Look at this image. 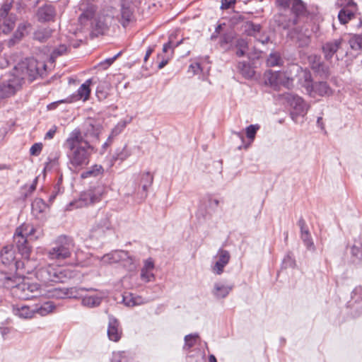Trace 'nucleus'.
Listing matches in <instances>:
<instances>
[{"label":"nucleus","mask_w":362,"mask_h":362,"mask_svg":"<svg viewBox=\"0 0 362 362\" xmlns=\"http://www.w3.org/2000/svg\"><path fill=\"white\" fill-rule=\"evenodd\" d=\"M32 211L35 214L42 213L47 208V204L43 199L36 198L31 204Z\"/></svg>","instance_id":"43"},{"label":"nucleus","mask_w":362,"mask_h":362,"mask_svg":"<svg viewBox=\"0 0 362 362\" xmlns=\"http://www.w3.org/2000/svg\"><path fill=\"white\" fill-rule=\"evenodd\" d=\"M21 81L13 71L0 79V98L13 95L21 86Z\"/></svg>","instance_id":"10"},{"label":"nucleus","mask_w":362,"mask_h":362,"mask_svg":"<svg viewBox=\"0 0 362 362\" xmlns=\"http://www.w3.org/2000/svg\"><path fill=\"white\" fill-rule=\"evenodd\" d=\"M67 49H68L67 46L64 44H62L53 50V52L52 53V57H57L59 56H61V55L66 53Z\"/></svg>","instance_id":"58"},{"label":"nucleus","mask_w":362,"mask_h":362,"mask_svg":"<svg viewBox=\"0 0 362 362\" xmlns=\"http://www.w3.org/2000/svg\"><path fill=\"white\" fill-rule=\"evenodd\" d=\"M187 362H206L205 351L197 347L194 351H189L187 353Z\"/></svg>","instance_id":"32"},{"label":"nucleus","mask_w":362,"mask_h":362,"mask_svg":"<svg viewBox=\"0 0 362 362\" xmlns=\"http://www.w3.org/2000/svg\"><path fill=\"white\" fill-rule=\"evenodd\" d=\"M141 279L145 282H149L154 280L155 276L153 271L142 268L141 271Z\"/></svg>","instance_id":"54"},{"label":"nucleus","mask_w":362,"mask_h":362,"mask_svg":"<svg viewBox=\"0 0 362 362\" xmlns=\"http://www.w3.org/2000/svg\"><path fill=\"white\" fill-rule=\"evenodd\" d=\"M237 69L245 78H252L255 75L254 69L247 62H239Z\"/></svg>","instance_id":"38"},{"label":"nucleus","mask_w":362,"mask_h":362,"mask_svg":"<svg viewBox=\"0 0 362 362\" xmlns=\"http://www.w3.org/2000/svg\"><path fill=\"white\" fill-rule=\"evenodd\" d=\"M31 27L30 23L23 22L18 25L16 31L13 35V38L10 40V42L14 44L16 41L21 40L28 33V29Z\"/></svg>","instance_id":"36"},{"label":"nucleus","mask_w":362,"mask_h":362,"mask_svg":"<svg viewBox=\"0 0 362 362\" xmlns=\"http://www.w3.org/2000/svg\"><path fill=\"white\" fill-rule=\"evenodd\" d=\"M291 11L295 15L293 18L299 16H305L307 8L305 4L302 0H291Z\"/></svg>","instance_id":"33"},{"label":"nucleus","mask_w":362,"mask_h":362,"mask_svg":"<svg viewBox=\"0 0 362 362\" xmlns=\"http://www.w3.org/2000/svg\"><path fill=\"white\" fill-rule=\"evenodd\" d=\"M16 21L15 14H11L0 20V33L8 34L13 29Z\"/></svg>","instance_id":"26"},{"label":"nucleus","mask_w":362,"mask_h":362,"mask_svg":"<svg viewBox=\"0 0 362 362\" xmlns=\"http://www.w3.org/2000/svg\"><path fill=\"white\" fill-rule=\"evenodd\" d=\"M358 11V7L341 8L338 13V18L341 24H346L349 21L355 17Z\"/></svg>","instance_id":"27"},{"label":"nucleus","mask_w":362,"mask_h":362,"mask_svg":"<svg viewBox=\"0 0 362 362\" xmlns=\"http://www.w3.org/2000/svg\"><path fill=\"white\" fill-rule=\"evenodd\" d=\"M4 286L10 289L14 296L23 300L36 298L41 293L38 284L21 277L5 276Z\"/></svg>","instance_id":"3"},{"label":"nucleus","mask_w":362,"mask_h":362,"mask_svg":"<svg viewBox=\"0 0 362 362\" xmlns=\"http://www.w3.org/2000/svg\"><path fill=\"white\" fill-rule=\"evenodd\" d=\"M74 248L73 239L61 235L55 240L54 246L47 250V255L52 260H64L71 257Z\"/></svg>","instance_id":"8"},{"label":"nucleus","mask_w":362,"mask_h":362,"mask_svg":"<svg viewBox=\"0 0 362 362\" xmlns=\"http://www.w3.org/2000/svg\"><path fill=\"white\" fill-rule=\"evenodd\" d=\"M13 0H6L0 8V20L11 15L10 11L12 8Z\"/></svg>","instance_id":"52"},{"label":"nucleus","mask_w":362,"mask_h":362,"mask_svg":"<svg viewBox=\"0 0 362 362\" xmlns=\"http://www.w3.org/2000/svg\"><path fill=\"white\" fill-rule=\"evenodd\" d=\"M131 155L130 150L127 148V146L125 145L122 148H118L115 153V154L113 156V159L115 160H120L124 161L127 158H129Z\"/></svg>","instance_id":"44"},{"label":"nucleus","mask_w":362,"mask_h":362,"mask_svg":"<svg viewBox=\"0 0 362 362\" xmlns=\"http://www.w3.org/2000/svg\"><path fill=\"white\" fill-rule=\"evenodd\" d=\"M202 70V68H201V66H200V64L199 63H194V64H192L189 66V70L188 71L189 72H192V74L194 75V74H198L199 72H201Z\"/></svg>","instance_id":"62"},{"label":"nucleus","mask_w":362,"mask_h":362,"mask_svg":"<svg viewBox=\"0 0 362 362\" xmlns=\"http://www.w3.org/2000/svg\"><path fill=\"white\" fill-rule=\"evenodd\" d=\"M123 334L119 322L112 316L109 317L107 337L110 340L117 342Z\"/></svg>","instance_id":"16"},{"label":"nucleus","mask_w":362,"mask_h":362,"mask_svg":"<svg viewBox=\"0 0 362 362\" xmlns=\"http://www.w3.org/2000/svg\"><path fill=\"white\" fill-rule=\"evenodd\" d=\"M93 83V79L89 78L86 80L77 90L76 93H74L70 96L69 102H76L78 100H83V102L89 99L90 94V85Z\"/></svg>","instance_id":"18"},{"label":"nucleus","mask_w":362,"mask_h":362,"mask_svg":"<svg viewBox=\"0 0 362 362\" xmlns=\"http://www.w3.org/2000/svg\"><path fill=\"white\" fill-rule=\"evenodd\" d=\"M233 288V285L216 282L214 284L212 293L216 298H224L230 293Z\"/></svg>","instance_id":"25"},{"label":"nucleus","mask_w":362,"mask_h":362,"mask_svg":"<svg viewBox=\"0 0 362 362\" xmlns=\"http://www.w3.org/2000/svg\"><path fill=\"white\" fill-rule=\"evenodd\" d=\"M69 163L74 168L87 165L93 152V147L82 136L79 129H75L63 144Z\"/></svg>","instance_id":"1"},{"label":"nucleus","mask_w":362,"mask_h":362,"mask_svg":"<svg viewBox=\"0 0 362 362\" xmlns=\"http://www.w3.org/2000/svg\"><path fill=\"white\" fill-rule=\"evenodd\" d=\"M52 33V30L49 28H41L37 29L33 34V38L40 42H45L49 39Z\"/></svg>","instance_id":"40"},{"label":"nucleus","mask_w":362,"mask_h":362,"mask_svg":"<svg viewBox=\"0 0 362 362\" xmlns=\"http://www.w3.org/2000/svg\"><path fill=\"white\" fill-rule=\"evenodd\" d=\"M37 182H38V177H36L30 185H29V186L25 185L23 187V189L25 191L23 193L24 198H27L28 197L30 196L34 192V191L36 189V186H37Z\"/></svg>","instance_id":"53"},{"label":"nucleus","mask_w":362,"mask_h":362,"mask_svg":"<svg viewBox=\"0 0 362 362\" xmlns=\"http://www.w3.org/2000/svg\"><path fill=\"white\" fill-rule=\"evenodd\" d=\"M199 336L198 334H189L185 337V344L183 346V350L186 352L189 351H194L192 349L193 347L199 344Z\"/></svg>","instance_id":"34"},{"label":"nucleus","mask_w":362,"mask_h":362,"mask_svg":"<svg viewBox=\"0 0 362 362\" xmlns=\"http://www.w3.org/2000/svg\"><path fill=\"white\" fill-rule=\"evenodd\" d=\"M104 189L101 186L90 188L82 192L78 199L71 202L67 206L68 210L82 208L99 202L103 197Z\"/></svg>","instance_id":"9"},{"label":"nucleus","mask_w":362,"mask_h":362,"mask_svg":"<svg viewBox=\"0 0 362 362\" xmlns=\"http://www.w3.org/2000/svg\"><path fill=\"white\" fill-rule=\"evenodd\" d=\"M86 291L85 288H77V287H71V288H66V296L67 298H82L83 294L82 293L83 291Z\"/></svg>","instance_id":"47"},{"label":"nucleus","mask_w":362,"mask_h":362,"mask_svg":"<svg viewBox=\"0 0 362 362\" xmlns=\"http://www.w3.org/2000/svg\"><path fill=\"white\" fill-rule=\"evenodd\" d=\"M54 308L55 305L50 301H47L41 305L36 304L34 305L35 315L37 313L41 316H45L52 313Z\"/></svg>","instance_id":"37"},{"label":"nucleus","mask_w":362,"mask_h":362,"mask_svg":"<svg viewBox=\"0 0 362 362\" xmlns=\"http://www.w3.org/2000/svg\"><path fill=\"white\" fill-rule=\"evenodd\" d=\"M262 26L259 24H255L247 21L244 25V31L247 35L256 37L260 33Z\"/></svg>","instance_id":"41"},{"label":"nucleus","mask_w":362,"mask_h":362,"mask_svg":"<svg viewBox=\"0 0 362 362\" xmlns=\"http://www.w3.org/2000/svg\"><path fill=\"white\" fill-rule=\"evenodd\" d=\"M349 43L351 49L358 50L362 49V33L360 35H355L352 36Z\"/></svg>","instance_id":"50"},{"label":"nucleus","mask_w":362,"mask_h":362,"mask_svg":"<svg viewBox=\"0 0 362 362\" xmlns=\"http://www.w3.org/2000/svg\"><path fill=\"white\" fill-rule=\"evenodd\" d=\"M344 40L340 37L327 41L322 46V51L325 59L330 61L334 55L341 48Z\"/></svg>","instance_id":"14"},{"label":"nucleus","mask_w":362,"mask_h":362,"mask_svg":"<svg viewBox=\"0 0 362 362\" xmlns=\"http://www.w3.org/2000/svg\"><path fill=\"white\" fill-rule=\"evenodd\" d=\"M182 40L173 42L171 38H170L169 41L163 45V52L166 54V56L163 57L160 54L158 55V58H162L161 61L158 64V68L159 69H163L169 62L170 59L173 57L174 49L177 47Z\"/></svg>","instance_id":"20"},{"label":"nucleus","mask_w":362,"mask_h":362,"mask_svg":"<svg viewBox=\"0 0 362 362\" xmlns=\"http://www.w3.org/2000/svg\"><path fill=\"white\" fill-rule=\"evenodd\" d=\"M231 49L235 50V55L238 57L245 56L248 50V42L247 39L236 36L235 40H233Z\"/></svg>","instance_id":"24"},{"label":"nucleus","mask_w":362,"mask_h":362,"mask_svg":"<svg viewBox=\"0 0 362 362\" xmlns=\"http://www.w3.org/2000/svg\"><path fill=\"white\" fill-rule=\"evenodd\" d=\"M102 262L107 264L120 262L124 267H131L134 264L132 257L124 250H115L105 255Z\"/></svg>","instance_id":"13"},{"label":"nucleus","mask_w":362,"mask_h":362,"mask_svg":"<svg viewBox=\"0 0 362 362\" xmlns=\"http://www.w3.org/2000/svg\"><path fill=\"white\" fill-rule=\"evenodd\" d=\"M104 173V169L101 165H93L90 168H88L87 170L83 171L81 177L83 179H86L88 177H96L98 176H100L103 175Z\"/></svg>","instance_id":"39"},{"label":"nucleus","mask_w":362,"mask_h":362,"mask_svg":"<svg viewBox=\"0 0 362 362\" xmlns=\"http://www.w3.org/2000/svg\"><path fill=\"white\" fill-rule=\"evenodd\" d=\"M351 255L354 261L362 260V236L354 240V243L351 247Z\"/></svg>","instance_id":"35"},{"label":"nucleus","mask_w":362,"mask_h":362,"mask_svg":"<svg viewBox=\"0 0 362 362\" xmlns=\"http://www.w3.org/2000/svg\"><path fill=\"white\" fill-rule=\"evenodd\" d=\"M42 149V144L41 143L34 144L30 148V153L31 156H38Z\"/></svg>","instance_id":"59"},{"label":"nucleus","mask_w":362,"mask_h":362,"mask_svg":"<svg viewBox=\"0 0 362 362\" xmlns=\"http://www.w3.org/2000/svg\"><path fill=\"white\" fill-rule=\"evenodd\" d=\"M120 14V22L123 27L127 26L130 22L134 21V9L132 4L129 1H123L122 2Z\"/></svg>","instance_id":"22"},{"label":"nucleus","mask_w":362,"mask_h":362,"mask_svg":"<svg viewBox=\"0 0 362 362\" xmlns=\"http://www.w3.org/2000/svg\"><path fill=\"white\" fill-rule=\"evenodd\" d=\"M337 5L340 8L358 7L354 0H337Z\"/></svg>","instance_id":"57"},{"label":"nucleus","mask_w":362,"mask_h":362,"mask_svg":"<svg viewBox=\"0 0 362 362\" xmlns=\"http://www.w3.org/2000/svg\"><path fill=\"white\" fill-rule=\"evenodd\" d=\"M46 65L43 62H39L34 58H28L19 62L13 68V72L21 79L32 82L38 76L45 73Z\"/></svg>","instance_id":"5"},{"label":"nucleus","mask_w":362,"mask_h":362,"mask_svg":"<svg viewBox=\"0 0 362 362\" xmlns=\"http://www.w3.org/2000/svg\"><path fill=\"white\" fill-rule=\"evenodd\" d=\"M100 133V126L99 124H94L92 121L88 122L85 124V137L98 139Z\"/></svg>","instance_id":"30"},{"label":"nucleus","mask_w":362,"mask_h":362,"mask_svg":"<svg viewBox=\"0 0 362 362\" xmlns=\"http://www.w3.org/2000/svg\"><path fill=\"white\" fill-rule=\"evenodd\" d=\"M1 260L5 265H9L15 260V251L13 245H6L0 255Z\"/></svg>","instance_id":"29"},{"label":"nucleus","mask_w":362,"mask_h":362,"mask_svg":"<svg viewBox=\"0 0 362 362\" xmlns=\"http://www.w3.org/2000/svg\"><path fill=\"white\" fill-rule=\"evenodd\" d=\"M56 15L55 9L52 5H45L38 8L37 16L40 22L53 21Z\"/></svg>","instance_id":"23"},{"label":"nucleus","mask_w":362,"mask_h":362,"mask_svg":"<svg viewBox=\"0 0 362 362\" xmlns=\"http://www.w3.org/2000/svg\"><path fill=\"white\" fill-rule=\"evenodd\" d=\"M286 99L292 108L291 117L294 122H297L298 116L303 117L307 114L309 106L301 97L292 93H288Z\"/></svg>","instance_id":"11"},{"label":"nucleus","mask_w":362,"mask_h":362,"mask_svg":"<svg viewBox=\"0 0 362 362\" xmlns=\"http://www.w3.org/2000/svg\"><path fill=\"white\" fill-rule=\"evenodd\" d=\"M291 5V0H276V6L282 9H288Z\"/></svg>","instance_id":"60"},{"label":"nucleus","mask_w":362,"mask_h":362,"mask_svg":"<svg viewBox=\"0 0 362 362\" xmlns=\"http://www.w3.org/2000/svg\"><path fill=\"white\" fill-rule=\"evenodd\" d=\"M274 21L278 25V26L282 28L283 29H288L292 25H296L298 21L296 18L291 19L286 15L279 13L274 16Z\"/></svg>","instance_id":"31"},{"label":"nucleus","mask_w":362,"mask_h":362,"mask_svg":"<svg viewBox=\"0 0 362 362\" xmlns=\"http://www.w3.org/2000/svg\"><path fill=\"white\" fill-rule=\"evenodd\" d=\"M299 83L305 88L307 93L311 97L316 95L325 96L332 94V90L327 82L313 83L311 74L306 70H301L299 74Z\"/></svg>","instance_id":"7"},{"label":"nucleus","mask_w":362,"mask_h":362,"mask_svg":"<svg viewBox=\"0 0 362 362\" xmlns=\"http://www.w3.org/2000/svg\"><path fill=\"white\" fill-rule=\"evenodd\" d=\"M51 296L57 298H66V288H56L52 291Z\"/></svg>","instance_id":"55"},{"label":"nucleus","mask_w":362,"mask_h":362,"mask_svg":"<svg viewBox=\"0 0 362 362\" xmlns=\"http://www.w3.org/2000/svg\"><path fill=\"white\" fill-rule=\"evenodd\" d=\"M145 269L153 271L154 269V262L152 258H148L144 261V265L143 267Z\"/></svg>","instance_id":"64"},{"label":"nucleus","mask_w":362,"mask_h":362,"mask_svg":"<svg viewBox=\"0 0 362 362\" xmlns=\"http://www.w3.org/2000/svg\"><path fill=\"white\" fill-rule=\"evenodd\" d=\"M293 78L288 76L285 72L269 71L266 74L265 83L269 84L274 88L282 86L289 89L293 86Z\"/></svg>","instance_id":"12"},{"label":"nucleus","mask_w":362,"mask_h":362,"mask_svg":"<svg viewBox=\"0 0 362 362\" xmlns=\"http://www.w3.org/2000/svg\"><path fill=\"white\" fill-rule=\"evenodd\" d=\"M12 313L21 319L30 320L35 316L34 305L30 307L22 303L13 305Z\"/></svg>","instance_id":"21"},{"label":"nucleus","mask_w":362,"mask_h":362,"mask_svg":"<svg viewBox=\"0 0 362 362\" xmlns=\"http://www.w3.org/2000/svg\"><path fill=\"white\" fill-rule=\"evenodd\" d=\"M300 238L308 250H315L314 243L313 241L309 230L300 232Z\"/></svg>","instance_id":"45"},{"label":"nucleus","mask_w":362,"mask_h":362,"mask_svg":"<svg viewBox=\"0 0 362 362\" xmlns=\"http://www.w3.org/2000/svg\"><path fill=\"white\" fill-rule=\"evenodd\" d=\"M236 1L235 0H221V9H228L230 8L232 6L235 5Z\"/></svg>","instance_id":"63"},{"label":"nucleus","mask_w":362,"mask_h":362,"mask_svg":"<svg viewBox=\"0 0 362 362\" xmlns=\"http://www.w3.org/2000/svg\"><path fill=\"white\" fill-rule=\"evenodd\" d=\"M260 127L259 124H250L245 129V134L250 143L245 146V148H247L250 144L253 142L255 139L256 134L259 129Z\"/></svg>","instance_id":"42"},{"label":"nucleus","mask_w":362,"mask_h":362,"mask_svg":"<svg viewBox=\"0 0 362 362\" xmlns=\"http://www.w3.org/2000/svg\"><path fill=\"white\" fill-rule=\"evenodd\" d=\"M43 235V230L40 228H35L29 223H23L16 230L13 243L22 257L28 259L31 252L28 240H37Z\"/></svg>","instance_id":"2"},{"label":"nucleus","mask_w":362,"mask_h":362,"mask_svg":"<svg viewBox=\"0 0 362 362\" xmlns=\"http://www.w3.org/2000/svg\"><path fill=\"white\" fill-rule=\"evenodd\" d=\"M108 95V92L106 90L105 87L100 85L98 86L96 89V96L99 100H103L107 98Z\"/></svg>","instance_id":"56"},{"label":"nucleus","mask_w":362,"mask_h":362,"mask_svg":"<svg viewBox=\"0 0 362 362\" xmlns=\"http://www.w3.org/2000/svg\"><path fill=\"white\" fill-rule=\"evenodd\" d=\"M81 303L83 306L88 308H94L98 306L102 301V296L98 293L83 295Z\"/></svg>","instance_id":"28"},{"label":"nucleus","mask_w":362,"mask_h":362,"mask_svg":"<svg viewBox=\"0 0 362 362\" xmlns=\"http://www.w3.org/2000/svg\"><path fill=\"white\" fill-rule=\"evenodd\" d=\"M112 362H132V359L127 353L118 351L113 354Z\"/></svg>","instance_id":"49"},{"label":"nucleus","mask_w":362,"mask_h":362,"mask_svg":"<svg viewBox=\"0 0 362 362\" xmlns=\"http://www.w3.org/2000/svg\"><path fill=\"white\" fill-rule=\"evenodd\" d=\"M218 259L211 268L212 272L218 275L223 272L224 267L228 264L230 255L228 251L220 249L217 253Z\"/></svg>","instance_id":"19"},{"label":"nucleus","mask_w":362,"mask_h":362,"mask_svg":"<svg viewBox=\"0 0 362 362\" xmlns=\"http://www.w3.org/2000/svg\"><path fill=\"white\" fill-rule=\"evenodd\" d=\"M37 279L47 285L49 283H64L66 280L74 278L75 272L68 268L47 264L39 268L36 272Z\"/></svg>","instance_id":"4"},{"label":"nucleus","mask_w":362,"mask_h":362,"mask_svg":"<svg viewBox=\"0 0 362 362\" xmlns=\"http://www.w3.org/2000/svg\"><path fill=\"white\" fill-rule=\"evenodd\" d=\"M112 229L111 223L107 216H104L98 221L90 230V236L93 238H100L105 233Z\"/></svg>","instance_id":"15"},{"label":"nucleus","mask_w":362,"mask_h":362,"mask_svg":"<svg viewBox=\"0 0 362 362\" xmlns=\"http://www.w3.org/2000/svg\"><path fill=\"white\" fill-rule=\"evenodd\" d=\"M153 181V175L150 172L143 173L140 175L138 183L137 193L140 194V198L144 200L147 197L148 188Z\"/></svg>","instance_id":"17"},{"label":"nucleus","mask_w":362,"mask_h":362,"mask_svg":"<svg viewBox=\"0 0 362 362\" xmlns=\"http://www.w3.org/2000/svg\"><path fill=\"white\" fill-rule=\"evenodd\" d=\"M125 127L126 122H120L112 129V132H113V134L117 136L124 130Z\"/></svg>","instance_id":"61"},{"label":"nucleus","mask_w":362,"mask_h":362,"mask_svg":"<svg viewBox=\"0 0 362 362\" xmlns=\"http://www.w3.org/2000/svg\"><path fill=\"white\" fill-rule=\"evenodd\" d=\"M236 36H234L232 33H228L223 35L220 40V45L222 47H227L230 49H232L233 45V40H235Z\"/></svg>","instance_id":"46"},{"label":"nucleus","mask_w":362,"mask_h":362,"mask_svg":"<svg viewBox=\"0 0 362 362\" xmlns=\"http://www.w3.org/2000/svg\"><path fill=\"white\" fill-rule=\"evenodd\" d=\"M282 59L277 52L271 53L267 58V64L269 66H279L282 64Z\"/></svg>","instance_id":"51"},{"label":"nucleus","mask_w":362,"mask_h":362,"mask_svg":"<svg viewBox=\"0 0 362 362\" xmlns=\"http://www.w3.org/2000/svg\"><path fill=\"white\" fill-rule=\"evenodd\" d=\"M124 303L127 306H134L142 304L143 300L139 296H133L132 294L123 297Z\"/></svg>","instance_id":"48"},{"label":"nucleus","mask_w":362,"mask_h":362,"mask_svg":"<svg viewBox=\"0 0 362 362\" xmlns=\"http://www.w3.org/2000/svg\"><path fill=\"white\" fill-rule=\"evenodd\" d=\"M76 12L78 14V23L83 28H97L103 30L105 25L96 22L95 15L96 8L91 0H81L77 6Z\"/></svg>","instance_id":"6"}]
</instances>
